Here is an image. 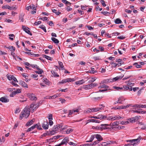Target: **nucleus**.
<instances>
[{"instance_id":"obj_37","label":"nucleus","mask_w":146,"mask_h":146,"mask_svg":"<svg viewBox=\"0 0 146 146\" xmlns=\"http://www.w3.org/2000/svg\"><path fill=\"white\" fill-rule=\"evenodd\" d=\"M35 128V126H33L29 128L27 130V132H28L31 131H32Z\"/></svg>"},{"instance_id":"obj_19","label":"nucleus","mask_w":146,"mask_h":146,"mask_svg":"<svg viewBox=\"0 0 146 146\" xmlns=\"http://www.w3.org/2000/svg\"><path fill=\"white\" fill-rule=\"evenodd\" d=\"M26 9L29 11V9H32L34 10H36V8L35 7V6L34 5H33L32 6L29 5L26 7Z\"/></svg>"},{"instance_id":"obj_47","label":"nucleus","mask_w":146,"mask_h":146,"mask_svg":"<svg viewBox=\"0 0 146 146\" xmlns=\"http://www.w3.org/2000/svg\"><path fill=\"white\" fill-rule=\"evenodd\" d=\"M73 130V129L71 128L68 129L66 131V133L68 134H69L72 132Z\"/></svg>"},{"instance_id":"obj_32","label":"nucleus","mask_w":146,"mask_h":146,"mask_svg":"<svg viewBox=\"0 0 146 146\" xmlns=\"http://www.w3.org/2000/svg\"><path fill=\"white\" fill-rule=\"evenodd\" d=\"M115 23L116 24H121L122 23L121 20L119 18H117L115 21Z\"/></svg>"},{"instance_id":"obj_60","label":"nucleus","mask_w":146,"mask_h":146,"mask_svg":"<svg viewBox=\"0 0 146 146\" xmlns=\"http://www.w3.org/2000/svg\"><path fill=\"white\" fill-rule=\"evenodd\" d=\"M62 136L60 135H58L57 136H55L53 137V138L54 139H56L60 138V137H62Z\"/></svg>"},{"instance_id":"obj_39","label":"nucleus","mask_w":146,"mask_h":146,"mask_svg":"<svg viewBox=\"0 0 146 146\" xmlns=\"http://www.w3.org/2000/svg\"><path fill=\"white\" fill-rule=\"evenodd\" d=\"M43 56L48 60H50L51 61L52 60V58L44 54L43 55Z\"/></svg>"},{"instance_id":"obj_50","label":"nucleus","mask_w":146,"mask_h":146,"mask_svg":"<svg viewBox=\"0 0 146 146\" xmlns=\"http://www.w3.org/2000/svg\"><path fill=\"white\" fill-rule=\"evenodd\" d=\"M92 112H96L99 111L97 107L92 108Z\"/></svg>"},{"instance_id":"obj_1","label":"nucleus","mask_w":146,"mask_h":146,"mask_svg":"<svg viewBox=\"0 0 146 146\" xmlns=\"http://www.w3.org/2000/svg\"><path fill=\"white\" fill-rule=\"evenodd\" d=\"M38 105L35 104L34 103H32L30 106V107L29 106H26L21 112L20 116L19 119L21 120L25 117L27 118L30 114L31 109L32 110L33 112L34 110H35L38 108Z\"/></svg>"},{"instance_id":"obj_11","label":"nucleus","mask_w":146,"mask_h":146,"mask_svg":"<svg viewBox=\"0 0 146 146\" xmlns=\"http://www.w3.org/2000/svg\"><path fill=\"white\" fill-rule=\"evenodd\" d=\"M58 126H59V128H60V130L61 131L67 129L68 127L67 125H64L63 123H61L60 124H58Z\"/></svg>"},{"instance_id":"obj_63","label":"nucleus","mask_w":146,"mask_h":146,"mask_svg":"<svg viewBox=\"0 0 146 146\" xmlns=\"http://www.w3.org/2000/svg\"><path fill=\"white\" fill-rule=\"evenodd\" d=\"M91 84L92 86V88H94L95 86H98V84L96 83H92Z\"/></svg>"},{"instance_id":"obj_17","label":"nucleus","mask_w":146,"mask_h":146,"mask_svg":"<svg viewBox=\"0 0 146 146\" xmlns=\"http://www.w3.org/2000/svg\"><path fill=\"white\" fill-rule=\"evenodd\" d=\"M125 100V98L123 96L119 97L118 99V102L119 104H122L123 102Z\"/></svg>"},{"instance_id":"obj_28","label":"nucleus","mask_w":146,"mask_h":146,"mask_svg":"<svg viewBox=\"0 0 146 146\" xmlns=\"http://www.w3.org/2000/svg\"><path fill=\"white\" fill-rule=\"evenodd\" d=\"M34 123V121H33V120H31L29 121L26 123V126H30L33 124Z\"/></svg>"},{"instance_id":"obj_43","label":"nucleus","mask_w":146,"mask_h":146,"mask_svg":"<svg viewBox=\"0 0 146 146\" xmlns=\"http://www.w3.org/2000/svg\"><path fill=\"white\" fill-rule=\"evenodd\" d=\"M92 59L95 61L101 60L99 56H94L93 57Z\"/></svg>"},{"instance_id":"obj_36","label":"nucleus","mask_w":146,"mask_h":146,"mask_svg":"<svg viewBox=\"0 0 146 146\" xmlns=\"http://www.w3.org/2000/svg\"><path fill=\"white\" fill-rule=\"evenodd\" d=\"M51 72L52 73V74L54 76L57 77H59V75H58L57 73L56 72H55L54 71L52 70L51 71Z\"/></svg>"},{"instance_id":"obj_64","label":"nucleus","mask_w":146,"mask_h":146,"mask_svg":"<svg viewBox=\"0 0 146 146\" xmlns=\"http://www.w3.org/2000/svg\"><path fill=\"white\" fill-rule=\"evenodd\" d=\"M16 94L20 93L21 92V90L20 89H18L15 91Z\"/></svg>"},{"instance_id":"obj_6","label":"nucleus","mask_w":146,"mask_h":146,"mask_svg":"<svg viewBox=\"0 0 146 146\" xmlns=\"http://www.w3.org/2000/svg\"><path fill=\"white\" fill-rule=\"evenodd\" d=\"M118 124L119 122L117 121H115L113 122V123H110L109 125L110 127L111 126V128L113 129L114 128H117L119 129H120L121 128V127H119V126H118V127H115L116 126L118 125Z\"/></svg>"},{"instance_id":"obj_7","label":"nucleus","mask_w":146,"mask_h":146,"mask_svg":"<svg viewBox=\"0 0 146 146\" xmlns=\"http://www.w3.org/2000/svg\"><path fill=\"white\" fill-rule=\"evenodd\" d=\"M22 29L27 33L31 35H32V34L30 32L29 28L23 25L22 26Z\"/></svg>"},{"instance_id":"obj_48","label":"nucleus","mask_w":146,"mask_h":146,"mask_svg":"<svg viewBox=\"0 0 146 146\" xmlns=\"http://www.w3.org/2000/svg\"><path fill=\"white\" fill-rule=\"evenodd\" d=\"M96 78H91V80L88 81V83H90L91 82H93L95 81L96 80Z\"/></svg>"},{"instance_id":"obj_53","label":"nucleus","mask_w":146,"mask_h":146,"mask_svg":"<svg viewBox=\"0 0 146 146\" xmlns=\"http://www.w3.org/2000/svg\"><path fill=\"white\" fill-rule=\"evenodd\" d=\"M114 89H116L118 90H123V88L122 87H119L114 86L113 87Z\"/></svg>"},{"instance_id":"obj_42","label":"nucleus","mask_w":146,"mask_h":146,"mask_svg":"<svg viewBox=\"0 0 146 146\" xmlns=\"http://www.w3.org/2000/svg\"><path fill=\"white\" fill-rule=\"evenodd\" d=\"M7 48L12 51L14 52L15 50V48L13 46H9Z\"/></svg>"},{"instance_id":"obj_2","label":"nucleus","mask_w":146,"mask_h":146,"mask_svg":"<svg viewBox=\"0 0 146 146\" xmlns=\"http://www.w3.org/2000/svg\"><path fill=\"white\" fill-rule=\"evenodd\" d=\"M141 138V136L138 137V138L137 139L127 140H126L127 142H130L131 144H132V145L133 146L136 145L137 143L139 142Z\"/></svg>"},{"instance_id":"obj_38","label":"nucleus","mask_w":146,"mask_h":146,"mask_svg":"<svg viewBox=\"0 0 146 146\" xmlns=\"http://www.w3.org/2000/svg\"><path fill=\"white\" fill-rule=\"evenodd\" d=\"M39 27L42 29L44 32H46V31L45 26L43 25H42L39 26Z\"/></svg>"},{"instance_id":"obj_20","label":"nucleus","mask_w":146,"mask_h":146,"mask_svg":"<svg viewBox=\"0 0 146 146\" xmlns=\"http://www.w3.org/2000/svg\"><path fill=\"white\" fill-rule=\"evenodd\" d=\"M52 133L53 132H52L51 130H49V131H47L46 133H44L42 135L44 137H45L46 135H53V133Z\"/></svg>"},{"instance_id":"obj_18","label":"nucleus","mask_w":146,"mask_h":146,"mask_svg":"<svg viewBox=\"0 0 146 146\" xmlns=\"http://www.w3.org/2000/svg\"><path fill=\"white\" fill-rule=\"evenodd\" d=\"M95 135V137L98 141H101L103 140V138L100 135L98 134H96Z\"/></svg>"},{"instance_id":"obj_56","label":"nucleus","mask_w":146,"mask_h":146,"mask_svg":"<svg viewBox=\"0 0 146 146\" xmlns=\"http://www.w3.org/2000/svg\"><path fill=\"white\" fill-rule=\"evenodd\" d=\"M92 108H88V110L86 111V112L85 111V113H89L92 112Z\"/></svg>"},{"instance_id":"obj_33","label":"nucleus","mask_w":146,"mask_h":146,"mask_svg":"<svg viewBox=\"0 0 146 146\" xmlns=\"http://www.w3.org/2000/svg\"><path fill=\"white\" fill-rule=\"evenodd\" d=\"M139 62H135L133 64V65L135 66L137 68H140L142 67L141 65L138 64Z\"/></svg>"},{"instance_id":"obj_61","label":"nucleus","mask_w":146,"mask_h":146,"mask_svg":"<svg viewBox=\"0 0 146 146\" xmlns=\"http://www.w3.org/2000/svg\"><path fill=\"white\" fill-rule=\"evenodd\" d=\"M38 74H41L42 73H43V71L42 69L39 68V69H38Z\"/></svg>"},{"instance_id":"obj_40","label":"nucleus","mask_w":146,"mask_h":146,"mask_svg":"<svg viewBox=\"0 0 146 146\" xmlns=\"http://www.w3.org/2000/svg\"><path fill=\"white\" fill-rule=\"evenodd\" d=\"M105 106L103 104L100 105L99 107H98V108L99 111L102 110L104 107Z\"/></svg>"},{"instance_id":"obj_30","label":"nucleus","mask_w":146,"mask_h":146,"mask_svg":"<svg viewBox=\"0 0 146 146\" xmlns=\"http://www.w3.org/2000/svg\"><path fill=\"white\" fill-rule=\"evenodd\" d=\"M51 40L55 43L58 44L59 42V41L55 38L52 37Z\"/></svg>"},{"instance_id":"obj_10","label":"nucleus","mask_w":146,"mask_h":146,"mask_svg":"<svg viewBox=\"0 0 146 146\" xmlns=\"http://www.w3.org/2000/svg\"><path fill=\"white\" fill-rule=\"evenodd\" d=\"M101 128L102 130L103 129H109L110 128L109 125L107 124H102L101 125ZM101 128V127L100 128Z\"/></svg>"},{"instance_id":"obj_57","label":"nucleus","mask_w":146,"mask_h":146,"mask_svg":"<svg viewBox=\"0 0 146 146\" xmlns=\"http://www.w3.org/2000/svg\"><path fill=\"white\" fill-rule=\"evenodd\" d=\"M7 78L9 80H12V77L13 76V75H7Z\"/></svg>"},{"instance_id":"obj_21","label":"nucleus","mask_w":146,"mask_h":146,"mask_svg":"<svg viewBox=\"0 0 146 146\" xmlns=\"http://www.w3.org/2000/svg\"><path fill=\"white\" fill-rule=\"evenodd\" d=\"M123 119V118L121 116H112V120H119L120 119Z\"/></svg>"},{"instance_id":"obj_9","label":"nucleus","mask_w":146,"mask_h":146,"mask_svg":"<svg viewBox=\"0 0 146 146\" xmlns=\"http://www.w3.org/2000/svg\"><path fill=\"white\" fill-rule=\"evenodd\" d=\"M79 110L78 109L76 110H70L69 111V113L68 115L69 117L73 115L76 114L75 112H78Z\"/></svg>"},{"instance_id":"obj_29","label":"nucleus","mask_w":146,"mask_h":146,"mask_svg":"<svg viewBox=\"0 0 146 146\" xmlns=\"http://www.w3.org/2000/svg\"><path fill=\"white\" fill-rule=\"evenodd\" d=\"M58 64L60 66L61 69L62 70H65L62 63L60 61H58Z\"/></svg>"},{"instance_id":"obj_23","label":"nucleus","mask_w":146,"mask_h":146,"mask_svg":"<svg viewBox=\"0 0 146 146\" xmlns=\"http://www.w3.org/2000/svg\"><path fill=\"white\" fill-rule=\"evenodd\" d=\"M58 97L56 95H54L52 96H48L46 97V98L49 99H54Z\"/></svg>"},{"instance_id":"obj_46","label":"nucleus","mask_w":146,"mask_h":146,"mask_svg":"<svg viewBox=\"0 0 146 146\" xmlns=\"http://www.w3.org/2000/svg\"><path fill=\"white\" fill-rule=\"evenodd\" d=\"M129 86L127 85V86H123V91L127 90H129Z\"/></svg>"},{"instance_id":"obj_51","label":"nucleus","mask_w":146,"mask_h":146,"mask_svg":"<svg viewBox=\"0 0 146 146\" xmlns=\"http://www.w3.org/2000/svg\"><path fill=\"white\" fill-rule=\"evenodd\" d=\"M44 82L45 83V84H46L49 85L50 84V82L46 78H44Z\"/></svg>"},{"instance_id":"obj_34","label":"nucleus","mask_w":146,"mask_h":146,"mask_svg":"<svg viewBox=\"0 0 146 146\" xmlns=\"http://www.w3.org/2000/svg\"><path fill=\"white\" fill-rule=\"evenodd\" d=\"M38 124H36L34 125V126H35V128L36 127L38 129H39V130H42V129L41 128V126Z\"/></svg>"},{"instance_id":"obj_44","label":"nucleus","mask_w":146,"mask_h":146,"mask_svg":"<svg viewBox=\"0 0 146 146\" xmlns=\"http://www.w3.org/2000/svg\"><path fill=\"white\" fill-rule=\"evenodd\" d=\"M24 15L23 14H21L19 16V20H21V21L22 22H23L24 21V19L23 18Z\"/></svg>"},{"instance_id":"obj_5","label":"nucleus","mask_w":146,"mask_h":146,"mask_svg":"<svg viewBox=\"0 0 146 146\" xmlns=\"http://www.w3.org/2000/svg\"><path fill=\"white\" fill-rule=\"evenodd\" d=\"M28 97L32 100H37L36 97L33 93H28L27 94Z\"/></svg>"},{"instance_id":"obj_52","label":"nucleus","mask_w":146,"mask_h":146,"mask_svg":"<svg viewBox=\"0 0 146 146\" xmlns=\"http://www.w3.org/2000/svg\"><path fill=\"white\" fill-rule=\"evenodd\" d=\"M129 81H128V83L127 84V85L129 87H132L134 86V84L131 82H129Z\"/></svg>"},{"instance_id":"obj_35","label":"nucleus","mask_w":146,"mask_h":146,"mask_svg":"<svg viewBox=\"0 0 146 146\" xmlns=\"http://www.w3.org/2000/svg\"><path fill=\"white\" fill-rule=\"evenodd\" d=\"M52 12L54 13L57 15H59L61 14V13L60 12L57 11V10L55 9H52Z\"/></svg>"},{"instance_id":"obj_49","label":"nucleus","mask_w":146,"mask_h":146,"mask_svg":"<svg viewBox=\"0 0 146 146\" xmlns=\"http://www.w3.org/2000/svg\"><path fill=\"white\" fill-rule=\"evenodd\" d=\"M103 97H94L93 98V99L94 101H96V100H100L103 98Z\"/></svg>"},{"instance_id":"obj_8","label":"nucleus","mask_w":146,"mask_h":146,"mask_svg":"<svg viewBox=\"0 0 146 146\" xmlns=\"http://www.w3.org/2000/svg\"><path fill=\"white\" fill-rule=\"evenodd\" d=\"M58 124L57 125H54L53 127L52 128L51 130L52 132L53 133L54 135L55 133H57V131L58 129H60V128H59V126H58Z\"/></svg>"},{"instance_id":"obj_59","label":"nucleus","mask_w":146,"mask_h":146,"mask_svg":"<svg viewBox=\"0 0 146 146\" xmlns=\"http://www.w3.org/2000/svg\"><path fill=\"white\" fill-rule=\"evenodd\" d=\"M91 121L92 122H95L99 123L100 122V121L98 120H97L95 119H91Z\"/></svg>"},{"instance_id":"obj_45","label":"nucleus","mask_w":146,"mask_h":146,"mask_svg":"<svg viewBox=\"0 0 146 146\" xmlns=\"http://www.w3.org/2000/svg\"><path fill=\"white\" fill-rule=\"evenodd\" d=\"M109 80L108 79L103 80L101 82V83H100V84H107L109 82Z\"/></svg>"},{"instance_id":"obj_13","label":"nucleus","mask_w":146,"mask_h":146,"mask_svg":"<svg viewBox=\"0 0 146 146\" xmlns=\"http://www.w3.org/2000/svg\"><path fill=\"white\" fill-rule=\"evenodd\" d=\"M69 141V139L68 137H66L64 138L61 143V144H62V145L64 144L66 145Z\"/></svg>"},{"instance_id":"obj_22","label":"nucleus","mask_w":146,"mask_h":146,"mask_svg":"<svg viewBox=\"0 0 146 146\" xmlns=\"http://www.w3.org/2000/svg\"><path fill=\"white\" fill-rule=\"evenodd\" d=\"M107 118V117L104 115L101 114L98 115V119H105Z\"/></svg>"},{"instance_id":"obj_25","label":"nucleus","mask_w":146,"mask_h":146,"mask_svg":"<svg viewBox=\"0 0 146 146\" xmlns=\"http://www.w3.org/2000/svg\"><path fill=\"white\" fill-rule=\"evenodd\" d=\"M95 137V135H92L91 136L90 139L89 140L87 141H86L87 142H91L92 141L94 140V138Z\"/></svg>"},{"instance_id":"obj_41","label":"nucleus","mask_w":146,"mask_h":146,"mask_svg":"<svg viewBox=\"0 0 146 146\" xmlns=\"http://www.w3.org/2000/svg\"><path fill=\"white\" fill-rule=\"evenodd\" d=\"M122 78L121 76H117L113 78V81H115L119 79H121Z\"/></svg>"},{"instance_id":"obj_12","label":"nucleus","mask_w":146,"mask_h":146,"mask_svg":"<svg viewBox=\"0 0 146 146\" xmlns=\"http://www.w3.org/2000/svg\"><path fill=\"white\" fill-rule=\"evenodd\" d=\"M49 123L47 121H44L42 124V126L44 129H47L48 127Z\"/></svg>"},{"instance_id":"obj_24","label":"nucleus","mask_w":146,"mask_h":146,"mask_svg":"<svg viewBox=\"0 0 146 146\" xmlns=\"http://www.w3.org/2000/svg\"><path fill=\"white\" fill-rule=\"evenodd\" d=\"M98 88H104L105 89H108L109 88V86H106L105 84H103L102 85L99 86L98 87Z\"/></svg>"},{"instance_id":"obj_58","label":"nucleus","mask_w":146,"mask_h":146,"mask_svg":"<svg viewBox=\"0 0 146 146\" xmlns=\"http://www.w3.org/2000/svg\"><path fill=\"white\" fill-rule=\"evenodd\" d=\"M20 111L21 110L19 108H17L15 110V113L16 114L20 112Z\"/></svg>"},{"instance_id":"obj_4","label":"nucleus","mask_w":146,"mask_h":146,"mask_svg":"<svg viewBox=\"0 0 146 146\" xmlns=\"http://www.w3.org/2000/svg\"><path fill=\"white\" fill-rule=\"evenodd\" d=\"M140 117V116H136L135 117H131V118L128 119L127 122L129 123V122L131 123H134Z\"/></svg>"},{"instance_id":"obj_3","label":"nucleus","mask_w":146,"mask_h":146,"mask_svg":"<svg viewBox=\"0 0 146 146\" xmlns=\"http://www.w3.org/2000/svg\"><path fill=\"white\" fill-rule=\"evenodd\" d=\"M74 81L73 78H67L59 82L58 84H64L66 82H71Z\"/></svg>"},{"instance_id":"obj_31","label":"nucleus","mask_w":146,"mask_h":146,"mask_svg":"<svg viewBox=\"0 0 146 146\" xmlns=\"http://www.w3.org/2000/svg\"><path fill=\"white\" fill-rule=\"evenodd\" d=\"M88 72H89V73L92 74H94L95 73H96L97 72V71L94 70V68H91V70L89 71Z\"/></svg>"},{"instance_id":"obj_15","label":"nucleus","mask_w":146,"mask_h":146,"mask_svg":"<svg viewBox=\"0 0 146 146\" xmlns=\"http://www.w3.org/2000/svg\"><path fill=\"white\" fill-rule=\"evenodd\" d=\"M0 101L2 102L7 103L9 102V100L5 97H3L0 98Z\"/></svg>"},{"instance_id":"obj_54","label":"nucleus","mask_w":146,"mask_h":146,"mask_svg":"<svg viewBox=\"0 0 146 146\" xmlns=\"http://www.w3.org/2000/svg\"><path fill=\"white\" fill-rule=\"evenodd\" d=\"M92 143H85L82 145L81 146H92Z\"/></svg>"},{"instance_id":"obj_55","label":"nucleus","mask_w":146,"mask_h":146,"mask_svg":"<svg viewBox=\"0 0 146 146\" xmlns=\"http://www.w3.org/2000/svg\"><path fill=\"white\" fill-rule=\"evenodd\" d=\"M100 2L103 6L104 7L106 6V4L104 0H100Z\"/></svg>"},{"instance_id":"obj_62","label":"nucleus","mask_w":146,"mask_h":146,"mask_svg":"<svg viewBox=\"0 0 146 146\" xmlns=\"http://www.w3.org/2000/svg\"><path fill=\"white\" fill-rule=\"evenodd\" d=\"M41 23V22L40 21H39L37 22H36L34 23V25H38Z\"/></svg>"},{"instance_id":"obj_26","label":"nucleus","mask_w":146,"mask_h":146,"mask_svg":"<svg viewBox=\"0 0 146 146\" xmlns=\"http://www.w3.org/2000/svg\"><path fill=\"white\" fill-rule=\"evenodd\" d=\"M2 8H5L6 9H9L10 10H12L13 9V8L11 7L10 6L7 5H5L4 6H3L2 7Z\"/></svg>"},{"instance_id":"obj_14","label":"nucleus","mask_w":146,"mask_h":146,"mask_svg":"<svg viewBox=\"0 0 146 146\" xmlns=\"http://www.w3.org/2000/svg\"><path fill=\"white\" fill-rule=\"evenodd\" d=\"M19 84L21 85L23 87L28 88V86L27 84H26L25 82L23 81H20L19 82Z\"/></svg>"},{"instance_id":"obj_27","label":"nucleus","mask_w":146,"mask_h":146,"mask_svg":"<svg viewBox=\"0 0 146 146\" xmlns=\"http://www.w3.org/2000/svg\"><path fill=\"white\" fill-rule=\"evenodd\" d=\"M83 80H80L77 81H76L75 82V84L76 85H80L83 84L84 83V81Z\"/></svg>"},{"instance_id":"obj_16","label":"nucleus","mask_w":146,"mask_h":146,"mask_svg":"<svg viewBox=\"0 0 146 146\" xmlns=\"http://www.w3.org/2000/svg\"><path fill=\"white\" fill-rule=\"evenodd\" d=\"M83 88L85 90H88L92 88L91 84L84 85Z\"/></svg>"}]
</instances>
